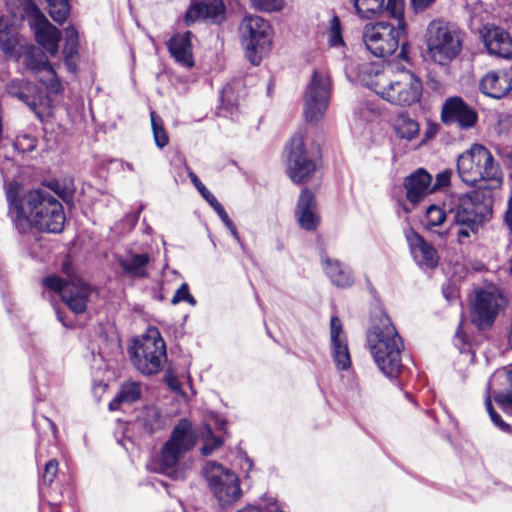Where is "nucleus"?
Here are the masks:
<instances>
[{"label": "nucleus", "mask_w": 512, "mask_h": 512, "mask_svg": "<svg viewBox=\"0 0 512 512\" xmlns=\"http://www.w3.org/2000/svg\"><path fill=\"white\" fill-rule=\"evenodd\" d=\"M150 118L155 144L159 148H164L168 145L169 138L163 127L162 120L155 111H151Z\"/></svg>", "instance_id": "c9c22d12"}, {"label": "nucleus", "mask_w": 512, "mask_h": 512, "mask_svg": "<svg viewBox=\"0 0 512 512\" xmlns=\"http://www.w3.org/2000/svg\"><path fill=\"white\" fill-rule=\"evenodd\" d=\"M457 171L460 179L467 185L481 183L478 189L491 192L502 185V172L495 163L491 152L484 146L474 144L459 155Z\"/></svg>", "instance_id": "20e7f679"}, {"label": "nucleus", "mask_w": 512, "mask_h": 512, "mask_svg": "<svg viewBox=\"0 0 512 512\" xmlns=\"http://www.w3.org/2000/svg\"><path fill=\"white\" fill-rule=\"evenodd\" d=\"M58 472V462L56 460H50L46 463L43 473V483L50 485Z\"/></svg>", "instance_id": "37998d69"}, {"label": "nucleus", "mask_w": 512, "mask_h": 512, "mask_svg": "<svg viewBox=\"0 0 512 512\" xmlns=\"http://www.w3.org/2000/svg\"><path fill=\"white\" fill-rule=\"evenodd\" d=\"M211 207L215 210V212L218 214V216L220 217V219L222 220L226 227L232 226L233 222L231 221V219L229 218L228 214L226 213L223 206L219 203V201H217L216 204L212 205Z\"/></svg>", "instance_id": "8fccbe9b"}, {"label": "nucleus", "mask_w": 512, "mask_h": 512, "mask_svg": "<svg viewBox=\"0 0 512 512\" xmlns=\"http://www.w3.org/2000/svg\"><path fill=\"white\" fill-rule=\"evenodd\" d=\"M322 264L325 274L337 287L346 288L353 284L354 277L352 271L344 263L339 260L323 256Z\"/></svg>", "instance_id": "c85d7f7f"}, {"label": "nucleus", "mask_w": 512, "mask_h": 512, "mask_svg": "<svg viewBox=\"0 0 512 512\" xmlns=\"http://www.w3.org/2000/svg\"><path fill=\"white\" fill-rule=\"evenodd\" d=\"M145 414L147 417L151 418L150 420H144V425L147 430L153 432L155 429L159 428V412L154 407H149L145 410Z\"/></svg>", "instance_id": "c03bdc74"}, {"label": "nucleus", "mask_w": 512, "mask_h": 512, "mask_svg": "<svg viewBox=\"0 0 512 512\" xmlns=\"http://www.w3.org/2000/svg\"><path fill=\"white\" fill-rule=\"evenodd\" d=\"M327 41L330 47H341L344 45L342 27L338 16L334 15L329 23Z\"/></svg>", "instance_id": "4c0bfd02"}, {"label": "nucleus", "mask_w": 512, "mask_h": 512, "mask_svg": "<svg viewBox=\"0 0 512 512\" xmlns=\"http://www.w3.org/2000/svg\"><path fill=\"white\" fill-rule=\"evenodd\" d=\"M504 305L505 299L497 289L477 291L470 308L472 323L480 329L490 327Z\"/></svg>", "instance_id": "f3484780"}, {"label": "nucleus", "mask_w": 512, "mask_h": 512, "mask_svg": "<svg viewBox=\"0 0 512 512\" xmlns=\"http://www.w3.org/2000/svg\"><path fill=\"white\" fill-rule=\"evenodd\" d=\"M465 335L462 331V328L461 326L458 328L457 332H456V335H455V341H461L463 343V345H465Z\"/></svg>", "instance_id": "864d4df0"}, {"label": "nucleus", "mask_w": 512, "mask_h": 512, "mask_svg": "<svg viewBox=\"0 0 512 512\" xmlns=\"http://www.w3.org/2000/svg\"><path fill=\"white\" fill-rule=\"evenodd\" d=\"M41 422H43L44 425L50 428L52 435L55 437L57 433V428L54 422L44 416H41L38 420H36V425H41Z\"/></svg>", "instance_id": "603ef678"}, {"label": "nucleus", "mask_w": 512, "mask_h": 512, "mask_svg": "<svg viewBox=\"0 0 512 512\" xmlns=\"http://www.w3.org/2000/svg\"><path fill=\"white\" fill-rule=\"evenodd\" d=\"M479 87L486 96L500 99L512 89V77L504 72H489L481 79Z\"/></svg>", "instance_id": "a878e982"}, {"label": "nucleus", "mask_w": 512, "mask_h": 512, "mask_svg": "<svg viewBox=\"0 0 512 512\" xmlns=\"http://www.w3.org/2000/svg\"><path fill=\"white\" fill-rule=\"evenodd\" d=\"M446 219V212L437 205H430L426 209L425 225L428 229L440 226Z\"/></svg>", "instance_id": "58836bf2"}, {"label": "nucleus", "mask_w": 512, "mask_h": 512, "mask_svg": "<svg viewBox=\"0 0 512 512\" xmlns=\"http://www.w3.org/2000/svg\"><path fill=\"white\" fill-rule=\"evenodd\" d=\"M188 176L191 182L198 190V192L209 203V205L212 206L216 204V202L218 201L217 198L204 186V184L199 180L197 175L193 171L188 170Z\"/></svg>", "instance_id": "a19ab883"}, {"label": "nucleus", "mask_w": 512, "mask_h": 512, "mask_svg": "<svg viewBox=\"0 0 512 512\" xmlns=\"http://www.w3.org/2000/svg\"><path fill=\"white\" fill-rule=\"evenodd\" d=\"M169 386H170L174 391H178V390H179L178 383H177L175 380H170V381H169Z\"/></svg>", "instance_id": "6e6d98bb"}, {"label": "nucleus", "mask_w": 512, "mask_h": 512, "mask_svg": "<svg viewBox=\"0 0 512 512\" xmlns=\"http://www.w3.org/2000/svg\"><path fill=\"white\" fill-rule=\"evenodd\" d=\"M141 396V387L138 382L127 381L125 382L117 394L116 398L110 402L109 409L116 410L122 403H133Z\"/></svg>", "instance_id": "2f4dec72"}, {"label": "nucleus", "mask_w": 512, "mask_h": 512, "mask_svg": "<svg viewBox=\"0 0 512 512\" xmlns=\"http://www.w3.org/2000/svg\"><path fill=\"white\" fill-rule=\"evenodd\" d=\"M509 168H510V176L512 178V154L509 156Z\"/></svg>", "instance_id": "bf43d9fd"}, {"label": "nucleus", "mask_w": 512, "mask_h": 512, "mask_svg": "<svg viewBox=\"0 0 512 512\" xmlns=\"http://www.w3.org/2000/svg\"><path fill=\"white\" fill-rule=\"evenodd\" d=\"M490 193L476 189L465 194H451L445 201L456 226L457 242L470 243L490 214Z\"/></svg>", "instance_id": "f03ea898"}, {"label": "nucleus", "mask_w": 512, "mask_h": 512, "mask_svg": "<svg viewBox=\"0 0 512 512\" xmlns=\"http://www.w3.org/2000/svg\"><path fill=\"white\" fill-rule=\"evenodd\" d=\"M498 377H504L508 390L496 393L494 399L502 410L509 411L512 409V367L499 370L492 376V378Z\"/></svg>", "instance_id": "72a5a7b5"}, {"label": "nucleus", "mask_w": 512, "mask_h": 512, "mask_svg": "<svg viewBox=\"0 0 512 512\" xmlns=\"http://www.w3.org/2000/svg\"><path fill=\"white\" fill-rule=\"evenodd\" d=\"M195 443L196 436L191 422L181 419L174 427L170 439L161 448L160 454L153 463V470L172 479L181 478L182 471L179 469V463Z\"/></svg>", "instance_id": "0eeeda50"}, {"label": "nucleus", "mask_w": 512, "mask_h": 512, "mask_svg": "<svg viewBox=\"0 0 512 512\" xmlns=\"http://www.w3.org/2000/svg\"><path fill=\"white\" fill-rule=\"evenodd\" d=\"M441 120L445 125L456 124L461 129H469L477 123L478 114L461 97L455 96L445 100Z\"/></svg>", "instance_id": "a211bd4d"}, {"label": "nucleus", "mask_w": 512, "mask_h": 512, "mask_svg": "<svg viewBox=\"0 0 512 512\" xmlns=\"http://www.w3.org/2000/svg\"><path fill=\"white\" fill-rule=\"evenodd\" d=\"M330 344L332 356L338 369L346 370L350 367L351 359L348 349L347 336L341 320L332 316L330 320Z\"/></svg>", "instance_id": "aec40b11"}, {"label": "nucleus", "mask_w": 512, "mask_h": 512, "mask_svg": "<svg viewBox=\"0 0 512 512\" xmlns=\"http://www.w3.org/2000/svg\"><path fill=\"white\" fill-rule=\"evenodd\" d=\"M78 49V34L74 27H67L65 29V45H64V58L65 65L72 73L76 72V61Z\"/></svg>", "instance_id": "7c9ffc66"}, {"label": "nucleus", "mask_w": 512, "mask_h": 512, "mask_svg": "<svg viewBox=\"0 0 512 512\" xmlns=\"http://www.w3.org/2000/svg\"><path fill=\"white\" fill-rule=\"evenodd\" d=\"M227 228L229 229L230 233L232 234V236L237 240L239 241L240 240V236H239V233L235 227V225L232 223V226H227Z\"/></svg>", "instance_id": "5fc2aeb1"}, {"label": "nucleus", "mask_w": 512, "mask_h": 512, "mask_svg": "<svg viewBox=\"0 0 512 512\" xmlns=\"http://www.w3.org/2000/svg\"><path fill=\"white\" fill-rule=\"evenodd\" d=\"M9 96L25 103L43 123L50 121L55 112V106L50 93H44L33 83L24 79H15L6 86Z\"/></svg>", "instance_id": "f8f14e48"}, {"label": "nucleus", "mask_w": 512, "mask_h": 512, "mask_svg": "<svg viewBox=\"0 0 512 512\" xmlns=\"http://www.w3.org/2000/svg\"><path fill=\"white\" fill-rule=\"evenodd\" d=\"M389 16L395 23L390 21L367 23L362 30V41L366 49L379 58L392 55L400 46L406 33L403 7L393 6Z\"/></svg>", "instance_id": "423d86ee"}, {"label": "nucleus", "mask_w": 512, "mask_h": 512, "mask_svg": "<svg viewBox=\"0 0 512 512\" xmlns=\"http://www.w3.org/2000/svg\"><path fill=\"white\" fill-rule=\"evenodd\" d=\"M284 3V0H258L259 7L268 12L281 10Z\"/></svg>", "instance_id": "49530a36"}, {"label": "nucleus", "mask_w": 512, "mask_h": 512, "mask_svg": "<svg viewBox=\"0 0 512 512\" xmlns=\"http://www.w3.org/2000/svg\"><path fill=\"white\" fill-rule=\"evenodd\" d=\"M58 319L63 323L64 326H67L66 322L63 321V319L60 317L59 314H58Z\"/></svg>", "instance_id": "680f3d73"}, {"label": "nucleus", "mask_w": 512, "mask_h": 512, "mask_svg": "<svg viewBox=\"0 0 512 512\" xmlns=\"http://www.w3.org/2000/svg\"><path fill=\"white\" fill-rule=\"evenodd\" d=\"M37 43L51 56L58 53L60 31L35 7L30 21Z\"/></svg>", "instance_id": "6ab92c4d"}, {"label": "nucleus", "mask_w": 512, "mask_h": 512, "mask_svg": "<svg viewBox=\"0 0 512 512\" xmlns=\"http://www.w3.org/2000/svg\"><path fill=\"white\" fill-rule=\"evenodd\" d=\"M414 10L416 12H421L429 7L435 0H411Z\"/></svg>", "instance_id": "3c124183"}, {"label": "nucleus", "mask_w": 512, "mask_h": 512, "mask_svg": "<svg viewBox=\"0 0 512 512\" xmlns=\"http://www.w3.org/2000/svg\"><path fill=\"white\" fill-rule=\"evenodd\" d=\"M148 254L129 253L125 257H120L118 263L121 268L129 275L134 277H146L145 268L149 263Z\"/></svg>", "instance_id": "c756f323"}, {"label": "nucleus", "mask_w": 512, "mask_h": 512, "mask_svg": "<svg viewBox=\"0 0 512 512\" xmlns=\"http://www.w3.org/2000/svg\"><path fill=\"white\" fill-rule=\"evenodd\" d=\"M405 236L417 265L422 269L435 268L439 261L435 248L412 229L406 231Z\"/></svg>", "instance_id": "412c9836"}, {"label": "nucleus", "mask_w": 512, "mask_h": 512, "mask_svg": "<svg viewBox=\"0 0 512 512\" xmlns=\"http://www.w3.org/2000/svg\"><path fill=\"white\" fill-rule=\"evenodd\" d=\"M46 2L52 19L58 23L64 22L69 14L67 0H46Z\"/></svg>", "instance_id": "e433bc0d"}, {"label": "nucleus", "mask_w": 512, "mask_h": 512, "mask_svg": "<svg viewBox=\"0 0 512 512\" xmlns=\"http://www.w3.org/2000/svg\"><path fill=\"white\" fill-rule=\"evenodd\" d=\"M203 438V447L201 448V452L204 456L210 455L216 448H219L223 441L213 435L212 430L209 426L206 427V431L202 436Z\"/></svg>", "instance_id": "ea45409f"}, {"label": "nucleus", "mask_w": 512, "mask_h": 512, "mask_svg": "<svg viewBox=\"0 0 512 512\" xmlns=\"http://www.w3.org/2000/svg\"><path fill=\"white\" fill-rule=\"evenodd\" d=\"M58 184H54L53 186H49L50 189L54 190L55 194L57 196H61V192L57 189L58 188Z\"/></svg>", "instance_id": "4d7b16f0"}, {"label": "nucleus", "mask_w": 512, "mask_h": 512, "mask_svg": "<svg viewBox=\"0 0 512 512\" xmlns=\"http://www.w3.org/2000/svg\"><path fill=\"white\" fill-rule=\"evenodd\" d=\"M393 6L403 7V4L397 0H353L355 13L362 20L378 18L385 11L390 15Z\"/></svg>", "instance_id": "bb28decb"}, {"label": "nucleus", "mask_w": 512, "mask_h": 512, "mask_svg": "<svg viewBox=\"0 0 512 512\" xmlns=\"http://www.w3.org/2000/svg\"><path fill=\"white\" fill-rule=\"evenodd\" d=\"M509 263H510V272L512 274V257L510 258Z\"/></svg>", "instance_id": "e2e57ef3"}, {"label": "nucleus", "mask_w": 512, "mask_h": 512, "mask_svg": "<svg viewBox=\"0 0 512 512\" xmlns=\"http://www.w3.org/2000/svg\"><path fill=\"white\" fill-rule=\"evenodd\" d=\"M270 25L259 16H247L240 25L242 43L246 56L253 65H258L270 46Z\"/></svg>", "instance_id": "ddd939ff"}, {"label": "nucleus", "mask_w": 512, "mask_h": 512, "mask_svg": "<svg viewBox=\"0 0 512 512\" xmlns=\"http://www.w3.org/2000/svg\"><path fill=\"white\" fill-rule=\"evenodd\" d=\"M491 389H492V384H491V381H489L488 386H487V390L489 393H491Z\"/></svg>", "instance_id": "052dcab7"}, {"label": "nucleus", "mask_w": 512, "mask_h": 512, "mask_svg": "<svg viewBox=\"0 0 512 512\" xmlns=\"http://www.w3.org/2000/svg\"><path fill=\"white\" fill-rule=\"evenodd\" d=\"M432 178L424 169H418L409 175L404 182L406 197L412 203H418L433 192Z\"/></svg>", "instance_id": "393cba45"}, {"label": "nucleus", "mask_w": 512, "mask_h": 512, "mask_svg": "<svg viewBox=\"0 0 512 512\" xmlns=\"http://www.w3.org/2000/svg\"><path fill=\"white\" fill-rule=\"evenodd\" d=\"M367 85L383 100L400 107L418 103L423 91L422 81L416 74L390 65L376 72Z\"/></svg>", "instance_id": "7ed1b4c3"}, {"label": "nucleus", "mask_w": 512, "mask_h": 512, "mask_svg": "<svg viewBox=\"0 0 512 512\" xmlns=\"http://www.w3.org/2000/svg\"><path fill=\"white\" fill-rule=\"evenodd\" d=\"M295 215L301 228L313 231L318 227L320 217L316 212L314 195L308 189L302 190Z\"/></svg>", "instance_id": "b1692460"}, {"label": "nucleus", "mask_w": 512, "mask_h": 512, "mask_svg": "<svg viewBox=\"0 0 512 512\" xmlns=\"http://www.w3.org/2000/svg\"><path fill=\"white\" fill-rule=\"evenodd\" d=\"M24 43V40L11 35L7 30L0 29V48L9 57L13 58Z\"/></svg>", "instance_id": "f704fd0d"}, {"label": "nucleus", "mask_w": 512, "mask_h": 512, "mask_svg": "<svg viewBox=\"0 0 512 512\" xmlns=\"http://www.w3.org/2000/svg\"><path fill=\"white\" fill-rule=\"evenodd\" d=\"M483 41L491 55L508 58L512 54V38L508 32L500 27H484Z\"/></svg>", "instance_id": "4be33fe9"}, {"label": "nucleus", "mask_w": 512, "mask_h": 512, "mask_svg": "<svg viewBox=\"0 0 512 512\" xmlns=\"http://www.w3.org/2000/svg\"><path fill=\"white\" fill-rule=\"evenodd\" d=\"M317 170V162L307 151L305 133L296 132L287 146V173L294 183H305Z\"/></svg>", "instance_id": "2eb2a0df"}, {"label": "nucleus", "mask_w": 512, "mask_h": 512, "mask_svg": "<svg viewBox=\"0 0 512 512\" xmlns=\"http://www.w3.org/2000/svg\"><path fill=\"white\" fill-rule=\"evenodd\" d=\"M367 342L380 371L387 377L396 378L402 369L401 352L404 345L387 316L381 317L379 324L368 331Z\"/></svg>", "instance_id": "39448f33"}, {"label": "nucleus", "mask_w": 512, "mask_h": 512, "mask_svg": "<svg viewBox=\"0 0 512 512\" xmlns=\"http://www.w3.org/2000/svg\"><path fill=\"white\" fill-rule=\"evenodd\" d=\"M204 475L220 506H232L241 498L239 478L233 471L218 463L207 462Z\"/></svg>", "instance_id": "9b49d317"}, {"label": "nucleus", "mask_w": 512, "mask_h": 512, "mask_svg": "<svg viewBox=\"0 0 512 512\" xmlns=\"http://www.w3.org/2000/svg\"><path fill=\"white\" fill-rule=\"evenodd\" d=\"M182 301H186L192 306L196 305V300L190 294L188 284L186 283L181 284V286L177 289L171 300L173 305H176Z\"/></svg>", "instance_id": "79ce46f5"}, {"label": "nucleus", "mask_w": 512, "mask_h": 512, "mask_svg": "<svg viewBox=\"0 0 512 512\" xmlns=\"http://www.w3.org/2000/svg\"><path fill=\"white\" fill-rule=\"evenodd\" d=\"M130 357L134 367L144 375H154L162 370L167 359L166 345L156 327H149L134 340Z\"/></svg>", "instance_id": "6e6552de"}, {"label": "nucleus", "mask_w": 512, "mask_h": 512, "mask_svg": "<svg viewBox=\"0 0 512 512\" xmlns=\"http://www.w3.org/2000/svg\"><path fill=\"white\" fill-rule=\"evenodd\" d=\"M6 196L12 221L20 232H27L32 227L50 233L62 231L64 209L48 187L30 190L20 197L17 189L10 186Z\"/></svg>", "instance_id": "f257e3e1"}, {"label": "nucleus", "mask_w": 512, "mask_h": 512, "mask_svg": "<svg viewBox=\"0 0 512 512\" xmlns=\"http://www.w3.org/2000/svg\"><path fill=\"white\" fill-rule=\"evenodd\" d=\"M44 288L58 293L62 301L76 314L84 313L91 294L90 287L78 278L64 281L56 275L42 280Z\"/></svg>", "instance_id": "dca6fc26"}, {"label": "nucleus", "mask_w": 512, "mask_h": 512, "mask_svg": "<svg viewBox=\"0 0 512 512\" xmlns=\"http://www.w3.org/2000/svg\"><path fill=\"white\" fill-rule=\"evenodd\" d=\"M13 58L34 74L48 93L62 92V85L54 68L39 48L25 42Z\"/></svg>", "instance_id": "9d476101"}, {"label": "nucleus", "mask_w": 512, "mask_h": 512, "mask_svg": "<svg viewBox=\"0 0 512 512\" xmlns=\"http://www.w3.org/2000/svg\"><path fill=\"white\" fill-rule=\"evenodd\" d=\"M394 129L399 138L412 141L419 135V124L406 114H400L394 124Z\"/></svg>", "instance_id": "473e14b6"}, {"label": "nucleus", "mask_w": 512, "mask_h": 512, "mask_svg": "<svg viewBox=\"0 0 512 512\" xmlns=\"http://www.w3.org/2000/svg\"><path fill=\"white\" fill-rule=\"evenodd\" d=\"M426 46L433 62L446 65L461 52L462 40L459 33L445 23L432 21L426 31Z\"/></svg>", "instance_id": "1a4fd4ad"}, {"label": "nucleus", "mask_w": 512, "mask_h": 512, "mask_svg": "<svg viewBox=\"0 0 512 512\" xmlns=\"http://www.w3.org/2000/svg\"><path fill=\"white\" fill-rule=\"evenodd\" d=\"M485 405L493 423L503 430L506 429L508 425L501 419L500 415L497 414L496 411L494 410L490 396L486 398Z\"/></svg>", "instance_id": "a18cd8bd"}, {"label": "nucleus", "mask_w": 512, "mask_h": 512, "mask_svg": "<svg viewBox=\"0 0 512 512\" xmlns=\"http://www.w3.org/2000/svg\"><path fill=\"white\" fill-rule=\"evenodd\" d=\"M168 49L178 64L186 68L194 66L190 32L175 34L168 42Z\"/></svg>", "instance_id": "cd10ccee"}, {"label": "nucleus", "mask_w": 512, "mask_h": 512, "mask_svg": "<svg viewBox=\"0 0 512 512\" xmlns=\"http://www.w3.org/2000/svg\"><path fill=\"white\" fill-rule=\"evenodd\" d=\"M451 175V170H444L442 172H439L436 176L435 183L432 185L433 191L447 186L450 182Z\"/></svg>", "instance_id": "de8ad7c7"}, {"label": "nucleus", "mask_w": 512, "mask_h": 512, "mask_svg": "<svg viewBox=\"0 0 512 512\" xmlns=\"http://www.w3.org/2000/svg\"><path fill=\"white\" fill-rule=\"evenodd\" d=\"M15 145L23 151H32L36 147V140L32 136L25 135L22 138H18Z\"/></svg>", "instance_id": "09e8293b"}, {"label": "nucleus", "mask_w": 512, "mask_h": 512, "mask_svg": "<svg viewBox=\"0 0 512 512\" xmlns=\"http://www.w3.org/2000/svg\"><path fill=\"white\" fill-rule=\"evenodd\" d=\"M331 96V80L327 72L315 70L304 93V116L310 123L325 115Z\"/></svg>", "instance_id": "4468645a"}, {"label": "nucleus", "mask_w": 512, "mask_h": 512, "mask_svg": "<svg viewBox=\"0 0 512 512\" xmlns=\"http://www.w3.org/2000/svg\"><path fill=\"white\" fill-rule=\"evenodd\" d=\"M123 168L127 169L129 171H133L134 170L133 165L131 163H128V162L123 165Z\"/></svg>", "instance_id": "13d9d810"}, {"label": "nucleus", "mask_w": 512, "mask_h": 512, "mask_svg": "<svg viewBox=\"0 0 512 512\" xmlns=\"http://www.w3.org/2000/svg\"><path fill=\"white\" fill-rule=\"evenodd\" d=\"M224 12L222 0H193L186 13V22L191 23L202 19L218 22L223 19Z\"/></svg>", "instance_id": "5701e85b"}]
</instances>
